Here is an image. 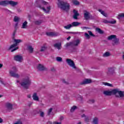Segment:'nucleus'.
Returning <instances> with one entry per match:
<instances>
[{
    "mask_svg": "<svg viewBox=\"0 0 124 124\" xmlns=\"http://www.w3.org/2000/svg\"><path fill=\"white\" fill-rule=\"evenodd\" d=\"M36 4L40 9H42L45 13H49L51 10V6L47 2L44 0H36Z\"/></svg>",
    "mask_w": 124,
    "mask_h": 124,
    "instance_id": "f257e3e1",
    "label": "nucleus"
},
{
    "mask_svg": "<svg viewBox=\"0 0 124 124\" xmlns=\"http://www.w3.org/2000/svg\"><path fill=\"white\" fill-rule=\"evenodd\" d=\"M57 7L60 8V9H62V10L67 12L70 8V5L67 2H64L62 0H58Z\"/></svg>",
    "mask_w": 124,
    "mask_h": 124,
    "instance_id": "f03ea898",
    "label": "nucleus"
},
{
    "mask_svg": "<svg viewBox=\"0 0 124 124\" xmlns=\"http://www.w3.org/2000/svg\"><path fill=\"white\" fill-rule=\"evenodd\" d=\"M31 82L29 77L23 78L21 83H20L21 86L25 89H29V87L31 86Z\"/></svg>",
    "mask_w": 124,
    "mask_h": 124,
    "instance_id": "7ed1b4c3",
    "label": "nucleus"
},
{
    "mask_svg": "<svg viewBox=\"0 0 124 124\" xmlns=\"http://www.w3.org/2000/svg\"><path fill=\"white\" fill-rule=\"evenodd\" d=\"M1 4L3 5V6H6L10 4V5L12 6L13 7L14 6H16V5H18V2L14 1L13 0H3L1 3Z\"/></svg>",
    "mask_w": 124,
    "mask_h": 124,
    "instance_id": "20e7f679",
    "label": "nucleus"
},
{
    "mask_svg": "<svg viewBox=\"0 0 124 124\" xmlns=\"http://www.w3.org/2000/svg\"><path fill=\"white\" fill-rule=\"evenodd\" d=\"M83 17L85 19V20H90V19H91L92 20H93L94 19V17L91 15V13L90 12L85 10L84 11V14H83Z\"/></svg>",
    "mask_w": 124,
    "mask_h": 124,
    "instance_id": "39448f33",
    "label": "nucleus"
},
{
    "mask_svg": "<svg viewBox=\"0 0 124 124\" xmlns=\"http://www.w3.org/2000/svg\"><path fill=\"white\" fill-rule=\"evenodd\" d=\"M13 69L14 71H10V74L11 76H12V77H15V78H19L20 76L18 74L16 73V72H17V68H16V67H13Z\"/></svg>",
    "mask_w": 124,
    "mask_h": 124,
    "instance_id": "423d86ee",
    "label": "nucleus"
},
{
    "mask_svg": "<svg viewBox=\"0 0 124 124\" xmlns=\"http://www.w3.org/2000/svg\"><path fill=\"white\" fill-rule=\"evenodd\" d=\"M14 42L15 44L12 45L10 47L9 49H13V48H15V47H17V46H18V44H19V43H21V42H22V40L21 39H15L14 40Z\"/></svg>",
    "mask_w": 124,
    "mask_h": 124,
    "instance_id": "0eeeda50",
    "label": "nucleus"
},
{
    "mask_svg": "<svg viewBox=\"0 0 124 124\" xmlns=\"http://www.w3.org/2000/svg\"><path fill=\"white\" fill-rule=\"evenodd\" d=\"M66 62L69 66L73 67L74 69H76L77 68L75 66V63H74V62H73L72 60L70 59H67Z\"/></svg>",
    "mask_w": 124,
    "mask_h": 124,
    "instance_id": "6e6552de",
    "label": "nucleus"
},
{
    "mask_svg": "<svg viewBox=\"0 0 124 124\" xmlns=\"http://www.w3.org/2000/svg\"><path fill=\"white\" fill-rule=\"evenodd\" d=\"M115 91H117L116 93H115V95L116 97H124V91H120L118 89H115Z\"/></svg>",
    "mask_w": 124,
    "mask_h": 124,
    "instance_id": "1a4fd4ad",
    "label": "nucleus"
},
{
    "mask_svg": "<svg viewBox=\"0 0 124 124\" xmlns=\"http://www.w3.org/2000/svg\"><path fill=\"white\" fill-rule=\"evenodd\" d=\"M46 35L47 36H52V37H56V36H59L60 33L58 32H46Z\"/></svg>",
    "mask_w": 124,
    "mask_h": 124,
    "instance_id": "9d476101",
    "label": "nucleus"
},
{
    "mask_svg": "<svg viewBox=\"0 0 124 124\" xmlns=\"http://www.w3.org/2000/svg\"><path fill=\"white\" fill-rule=\"evenodd\" d=\"M116 93L117 91L115 89L111 91H104V94H105V95H112V94H116Z\"/></svg>",
    "mask_w": 124,
    "mask_h": 124,
    "instance_id": "9b49d317",
    "label": "nucleus"
},
{
    "mask_svg": "<svg viewBox=\"0 0 124 124\" xmlns=\"http://www.w3.org/2000/svg\"><path fill=\"white\" fill-rule=\"evenodd\" d=\"M5 107L9 112H10L11 111H12L13 109V105L10 103H6Z\"/></svg>",
    "mask_w": 124,
    "mask_h": 124,
    "instance_id": "f8f14e48",
    "label": "nucleus"
},
{
    "mask_svg": "<svg viewBox=\"0 0 124 124\" xmlns=\"http://www.w3.org/2000/svg\"><path fill=\"white\" fill-rule=\"evenodd\" d=\"M73 13H74V15L73 16V18L75 20H78V16H80V14L78 13V11L75 9L73 10Z\"/></svg>",
    "mask_w": 124,
    "mask_h": 124,
    "instance_id": "ddd939ff",
    "label": "nucleus"
},
{
    "mask_svg": "<svg viewBox=\"0 0 124 124\" xmlns=\"http://www.w3.org/2000/svg\"><path fill=\"white\" fill-rule=\"evenodd\" d=\"M14 60L16 62H22V61H23V57L20 55H16L14 56Z\"/></svg>",
    "mask_w": 124,
    "mask_h": 124,
    "instance_id": "4468645a",
    "label": "nucleus"
},
{
    "mask_svg": "<svg viewBox=\"0 0 124 124\" xmlns=\"http://www.w3.org/2000/svg\"><path fill=\"white\" fill-rule=\"evenodd\" d=\"M91 83H92V79L87 78L80 82V85H87V84H90Z\"/></svg>",
    "mask_w": 124,
    "mask_h": 124,
    "instance_id": "2eb2a0df",
    "label": "nucleus"
},
{
    "mask_svg": "<svg viewBox=\"0 0 124 124\" xmlns=\"http://www.w3.org/2000/svg\"><path fill=\"white\" fill-rule=\"evenodd\" d=\"M53 46L54 48L58 49V50H61L62 49V43H56L53 45Z\"/></svg>",
    "mask_w": 124,
    "mask_h": 124,
    "instance_id": "dca6fc26",
    "label": "nucleus"
},
{
    "mask_svg": "<svg viewBox=\"0 0 124 124\" xmlns=\"http://www.w3.org/2000/svg\"><path fill=\"white\" fill-rule=\"evenodd\" d=\"M115 73V71L113 69H109L107 73L108 76H112Z\"/></svg>",
    "mask_w": 124,
    "mask_h": 124,
    "instance_id": "f3484780",
    "label": "nucleus"
},
{
    "mask_svg": "<svg viewBox=\"0 0 124 124\" xmlns=\"http://www.w3.org/2000/svg\"><path fill=\"white\" fill-rule=\"evenodd\" d=\"M72 45H73V46H77L80 43V40L77 39L76 40H74L73 42H72Z\"/></svg>",
    "mask_w": 124,
    "mask_h": 124,
    "instance_id": "a211bd4d",
    "label": "nucleus"
},
{
    "mask_svg": "<svg viewBox=\"0 0 124 124\" xmlns=\"http://www.w3.org/2000/svg\"><path fill=\"white\" fill-rule=\"evenodd\" d=\"M37 69H38V70H40V71H42L45 70V68L41 64H39V65L37 67Z\"/></svg>",
    "mask_w": 124,
    "mask_h": 124,
    "instance_id": "6ab92c4d",
    "label": "nucleus"
},
{
    "mask_svg": "<svg viewBox=\"0 0 124 124\" xmlns=\"http://www.w3.org/2000/svg\"><path fill=\"white\" fill-rule=\"evenodd\" d=\"M72 25V28L73 27H78L81 25V23L78 22H73L71 24Z\"/></svg>",
    "mask_w": 124,
    "mask_h": 124,
    "instance_id": "aec40b11",
    "label": "nucleus"
},
{
    "mask_svg": "<svg viewBox=\"0 0 124 124\" xmlns=\"http://www.w3.org/2000/svg\"><path fill=\"white\" fill-rule=\"evenodd\" d=\"M119 41H120V39L116 37L113 40V42H114L113 45H118V44H119Z\"/></svg>",
    "mask_w": 124,
    "mask_h": 124,
    "instance_id": "412c9836",
    "label": "nucleus"
},
{
    "mask_svg": "<svg viewBox=\"0 0 124 124\" xmlns=\"http://www.w3.org/2000/svg\"><path fill=\"white\" fill-rule=\"evenodd\" d=\"M32 98L33 100H36V101H38V100H39V98L37 96V93H33Z\"/></svg>",
    "mask_w": 124,
    "mask_h": 124,
    "instance_id": "4be33fe9",
    "label": "nucleus"
},
{
    "mask_svg": "<svg viewBox=\"0 0 124 124\" xmlns=\"http://www.w3.org/2000/svg\"><path fill=\"white\" fill-rule=\"evenodd\" d=\"M95 31H97V32H98V33H100V34H103V33H104V31H103L98 28H96L95 29Z\"/></svg>",
    "mask_w": 124,
    "mask_h": 124,
    "instance_id": "5701e85b",
    "label": "nucleus"
},
{
    "mask_svg": "<svg viewBox=\"0 0 124 124\" xmlns=\"http://www.w3.org/2000/svg\"><path fill=\"white\" fill-rule=\"evenodd\" d=\"M28 28V22L27 21H25L21 26V29H27Z\"/></svg>",
    "mask_w": 124,
    "mask_h": 124,
    "instance_id": "b1692460",
    "label": "nucleus"
},
{
    "mask_svg": "<svg viewBox=\"0 0 124 124\" xmlns=\"http://www.w3.org/2000/svg\"><path fill=\"white\" fill-rule=\"evenodd\" d=\"M116 37H117V36L116 35H110L108 37V40H112V39L114 40V38H116Z\"/></svg>",
    "mask_w": 124,
    "mask_h": 124,
    "instance_id": "393cba45",
    "label": "nucleus"
},
{
    "mask_svg": "<svg viewBox=\"0 0 124 124\" xmlns=\"http://www.w3.org/2000/svg\"><path fill=\"white\" fill-rule=\"evenodd\" d=\"M27 49L31 53H32V52H33V48H32V46H27Z\"/></svg>",
    "mask_w": 124,
    "mask_h": 124,
    "instance_id": "a878e982",
    "label": "nucleus"
},
{
    "mask_svg": "<svg viewBox=\"0 0 124 124\" xmlns=\"http://www.w3.org/2000/svg\"><path fill=\"white\" fill-rule=\"evenodd\" d=\"M72 2H73V4H74V5H80V2L77 0H73Z\"/></svg>",
    "mask_w": 124,
    "mask_h": 124,
    "instance_id": "bb28decb",
    "label": "nucleus"
},
{
    "mask_svg": "<svg viewBox=\"0 0 124 124\" xmlns=\"http://www.w3.org/2000/svg\"><path fill=\"white\" fill-rule=\"evenodd\" d=\"M98 124V118L95 117L93 121V124Z\"/></svg>",
    "mask_w": 124,
    "mask_h": 124,
    "instance_id": "cd10ccee",
    "label": "nucleus"
},
{
    "mask_svg": "<svg viewBox=\"0 0 124 124\" xmlns=\"http://www.w3.org/2000/svg\"><path fill=\"white\" fill-rule=\"evenodd\" d=\"M98 11L99 12H100L101 14H102V15H103V16H104L105 17H106V16H107V14H106V13H105L104 11H102V10L99 9Z\"/></svg>",
    "mask_w": 124,
    "mask_h": 124,
    "instance_id": "c85d7f7f",
    "label": "nucleus"
},
{
    "mask_svg": "<svg viewBox=\"0 0 124 124\" xmlns=\"http://www.w3.org/2000/svg\"><path fill=\"white\" fill-rule=\"evenodd\" d=\"M110 56V52H106L105 53L103 54V57L104 58H107V57H109Z\"/></svg>",
    "mask_w": 124,
    "mask_h": 124,
    "instance_id": "c756f323",
    "label": "nucleus"
},
{
    "mask_svg": "<svg viewBox=\"0 0 124 124\" xmlns=\"http://www.w3.org/2000/svg\"><path fill=\"white\" fill-rule=\"evenodd\" d=\"M64 28L66 30H70V29H71V28H72V25H71V24H69L68 25L64 26Z\"/></svg>",
    "mask_w": 124,
    "mask_h": 124,
    "instance_id": "7c9ffc66",
    "label": "nucleus"
},
{
    "mask_svg": "<svg viewBox=\"0 0 124 124\" xmlns=\"http://www.w3.org/2000/svg\"><path fill=\"white\" fill-rule=\"evenodd\" d=\"M103 85H105V86H108V87H113V85L112 84H110L108 82H103Z\"/></svg>",
    "mask_w": 124,
    "mask_h": 124,
    "instance_id": "2f4dec72",
    "label": "nucleus"
},
{
    "mask_svg": "<svg viewBox=\"0 0 124 124\" xmlns=\"http://www.w3.org/2000/svg\"><path fill=\"white\" fill-rule=\"evenodd\" d=\"M56 61L59 62H62V58L61 57H56Z\"/></svg>",
    "mask_w": 124,
    "mask_h": 124,
    "instance_id": "473e14b6",
    "label": "nucleus"
},
{
    "mask_svg": "<svg viewBox=\"0 0 124 124\" xmlns=\"http://www.w3.org/2000/svg\"><path fill=\"white\" fill-rule=\"evenodd\" d=\"M77 108V107L76 106H73L70 109V112H74L75 109Z\"/></svg>",
    "mask_w": 124,
    "mask_h": 124,
    "instance_id": "72a5a7b5",
    "label": "nucleus"
},
{
    "mask_svg": "<svg viewBox=\"0 0 124 124\" xmlns=\"http://www.w3.org/2000/svg\"><path fill=\"white\" fill-rule=\"evenodd\" d=\"M41 24H42V20H37L36 21H35V25H41Z\"/></svg>",
    "mask_w": 124,
    "mask_h": 124,
    "instance_id": "f704fd0d",
    "label": "nucleus"
},
{
    "mask_svg": "<svg viewBox=\"0 0 124 124\" xmlns=\"http://www.w3.org/2000/svg\"><path fill=\"white\" fill-rule=\"evenodd\" d=\"M65 47H69V46H71V47H73V46L72 45V42H70L69 43H67L66 45H65Z\"/></svg>",
    "mask_w": 124,
    "mask_h": 124,
    "instance_id": "c9c22d12",
    "label": "nucleus"
},
{
    "mask_svg": "<svg viewBox=\"0 0 124 124\" xmlns=\"http://www.w3.org/2000/svg\"><path fill=\"white\" fill-rule=\"evenodd\" d=\"M17 31V30H15L13 33V34H12V39L13 40L14 39H15V35H16V31Z\"/></svg>",
    "mask_w": 124,
    "mask_h": 124,
    "instance_id": "e433bc0d",
    "label": "nucleus"
},
{
    "mask_svg": "<svg viewBox=\"0 0 124 124\" xmlns=\"http://www.w3.org/2000/svg\"><path fill=\"white\" fill-rule=\"evenodd\" d=\"M118 19H120L121 18H124V13L118 15Z\"/></svg>",
    "mask_w": 124,
    "mask_h": 124,
    "instance_id": "4c0bfd02",
    "label": "nucleus"
},
{
    "mask_svg": "<svg viewBox=\"0 0 124 124\" xmlns=\"http://www.w3.org/2000/svg\"><path fill=\"white\" fill-rule=\"evenodd\" d=\"M14 22H16V23H18L19 22V17L17 16H15L14 19Z\"/></svg>",
    "mask_w": 124,
    "mask_h": 124,
    "instance_id": "58836bf2",
    "label": "nucleus"
},
{
    "mask_svg": "<svg viewBox=\"0 0 124 124\" xmlns=\"http://www.w3.org/2000/svg\"><path fill=\"white\" fill-rule=\"evenodd\" d=\"M88 33L91 36H93V37H94V36H95V35L93 34V32H92V31H88Z\"/></svg>",
    "mask_w": 124,
    "mask_h": 124,
    "instance_id": "ea45409f",
    "label": "nucleus"
},
{
    "mask_svg": "<svg viewBox=\"0 0 124 124\" xmlns=\"http://www.w3.org/2000/svg\"><path fill=\"white\" fill-rule=\"evenodd\" d=\"M84 35H85V37H86V38L87 39H90V38H91V36L87 33H85Z\"/></svg>",
    "mask_w": 124,
    "mask_h": 124,
    "instance_id": "a19ab883",
    "label": "nucleus"
},
{
    "mask_svg": "<svg viewBox=\"0 0 124 124\" xmlns=\"http://www.w3.org/2000/svg\"><path fill=\"white\" fill-rule=\"evenodd\" d=\"M116 23H117V21L116 20H110L108 21V24H116Z\"/></svg>",
    "mask_w": 124,
    "mask_h": 124,
    "instance_id": "79ce46f5",
    "label": "nucleus"
},
{
    "mask_svg": "<svg viewBox=\"0 0 124 124\" xmlns=\"http://www.w3.org/2000/svg\"><path fill=\"white\" fill-rule=\"evenodd\" d=\"M45 50H46V47L45 46H43L41 47L40 51L41 52H44Z\"/></svg>",
    "mask_w": 124,
    "mask_h": 124,
    "instance_id": "37998d69",
    "label": "nucleus"
},
{
    "mask_svg": "<svg viewBox=\"0 0 124 124\" xmlns=\"http://www.w3.org/2000/svg\"><path fill=\"white\" fill-rule=\"evenodd\" d=\"M67 33H71V34H78L80 33L79 32H67Z\"/></svg>",
    "mask_w": 124,
    "mask_h": 124,
    "instance_id": "c03bdc74",
    "label": "nucleus"
},
{
    "mask_svg": "<svg viewBox=\"0 0 124 124\" xmlns=\"http://www.w3.org/2000/svg\"><path fill=\"white\" fill-rule=\"evenodd\" d=\"M62 82H63L64 84H65V85H68V84H69V83L66 81H65V79H63L62 80Z\"/></svg>",
    "mask_w": 124,
    "mask_h": 124,
    "instance_id": "a18cd8bd",
    "label": "nucleus"
},
{
    "mask_svg": "<svg viewBox=\"0 0 124 124\" xmlns=\"http://www.w3.org/2000/svg\"><path fill=\"white\" fill-rule=\"evenodd\" d=\"M18 22H16L15 25V31H17L18 29Z\"/></svg>",
    "mask_w": 124,
    "mask_h": 124,
    "instance_id": "49530a36",
    "label": "nucleus"
},
{
    "mask_svg": "<svg viewBox=\"0 0 124 124\" xmlns=\"http://www.w3.org/2000/svg\"><path fill=\"white\" fill-rule=\"evenodd\" d=\"M14 124H23V123H22V121H21L20 120H18L16 123H14Z\"/></svg>",
    "mask_w": 124,
    "mask_h": 124,
    "instance_id": "de8ad7c7",
    "label": "nucleus"
},
{
    "mask_svg": "<svg viewBox=\"0 0 124 124\" xmlns=\"http://www.w3.org/2000/svg\"><path fill=\"white\" fill-rule=\"evenodd\" d=\"M52 110H53L52 108H50L48 109V113H47L48 115L51 114V112H52Z\"/></svg>",
    "mask_w": 124,
    "mask_h": 124,
    "instance_id": "09e8293b",
    "label": "nucleus"
},
{
    "mask_svg": "<svg viewBox=\"0 0 124 124\" xmlns=\"http://www.w3.org/2000/svg\"><path fill=\"white\" fill-rule=\"evenodd\" d=\"M19 49V47L16 46L15 48L12 49L11 52H14V51H16V50H18Z\"/></svg>",
    "mask_w": 124,
    "mask_h": 124,
    "instance_id": "8fccbe9b",
    "label": "nucleus"
},
{
    "mask_svg": "<svg viewBox=\"0 0 124 124\" xmlns=\"http://www.w3.org/2000/svg\"><path fill=\"white\" fill-rule=\"evenodd\" d=\"M103 23H104L105 24H109V21L106 20V19H104L103 21Z\"/></svg>",
    "mask_w": 124,
    "mask_h": 124,
    "instance_id": "3c124183",
    "label": "nucleus"
},
{
    "mask_svg": "<svg viewBox=\"0 0 124 124\" xmlns=\"http://www.w3.org/2000/svg\"><path fill=\"white\" fill-rule=\"evenodd\" d=\"M40 116L42 117V118H43V117H44V112L41 111Z\"/></svg>",
    "mask_w": 124,
    "mask_h": 124,
    "instance_id": "603ef678",
    "label": "nucleus"
},
{
    "mask_svg": "<svg viewBox=\"0 0 124 124\" xmlns=\"http://www.w3.org/2000/svg\"><path fill=\"white\" fill-rule=\"evenodd\" d=\"M85 121L87 123H89V117H85Z\"/></svg>",
    "mask_w": 124,
    "mask_h": 124,
    "instance_id": "864d4df0",
    "label": "nucleus"
},
{
    "mask_svg": "<svg viewBox=\"0 0 124 124\" xmlns=\"http://www.w3.org/2000/svg\"><path fill=\"white\" fill-rule=\"evenodd\" d=\"M89 103H94V100H90L89 101Z\"/></svg>",
    "mask_w": 124,
    "mask_h": 124,
    "instance_id": "5fc2aeb1",
    "label": "nucleus"
},
{
    "mask_svg": "<svg viewBox=\"0 0 124 124\" xmlns=\"http://www.w3.org/2000/svg\"><path fill=\"white\" fill-rule=\"evenodd\" d=\"M4 10L5 11H6L7 12H11V11H10V10H8V9H6V8H4Z\"/></svg>",
    "mask_w": 124,
    "mask_h": 124,
    "instance_id": "6e6d98bb",
    "label": "nucleus"
},
{
    "mask_svg": "<svg viewBox=\"0 0 124 124\" xmlns=\"http://www.w3.org/2000/svg\"><path fill=\"white\" fill-rule=\"evenodd\" d=\"M53 124H62V122H54Z\"/></svg>",
    "mask_w": 124,
    "mask_h": 124,
    "instance_id": "4d7b16f0",
    "label": "nucleus"
},
{
    "mask_svg": "<svg viewBox=\"0 0 124 124\" xmlns=\"http://www.w3.org/2000/svg\"><path fill=\"white\" fill-rule=\"evenodd\" d=\"M3 122V120H2V119H1V118L0 117V124H2Z\"/></svg>",
    "mask_w": 124,
    "mask_h": 124,
    "instance_id": "13d9d810",
    "label": "nucleus"
},
{
    "mask_svg": "<svg viewBox=\"0 0 124 124\" xmlns=\"http://www.w3.org/2000/svg\"><path fill=\"white\" fill-rule=\"evenodd\" d=\"M70 38H71V36H69L68 38H67V40L69 41L70 40Z\"/></svg>",
    "mask_w": 124,
    "mask_h": 124,
    "instance_id": "bf43d9fd",
    "label": "nucleus"
},
{
    "mask_svg": "<svg viewBox=\"0 0 124 124\" xmlns=\"http://www.w3.org/2000/svg\"><path fill=\"white\" fill-rule=\"evenodd\" d=\"M82 118H86V115L85 114H83L82 116H81Z\"/></svg>",
    "mask_w": 124,
    "mask_h": 124,
    "instance_id": "052dcab7",
    "label": "nucleus"
},
{
    "mask_svg": "<svg viewBox=\"0 0 124 124\" xmlns=\"http://www.w3.org/2000/svg\"><path fill=\"white\" fill-rule=\"evenodd\" d=\"M60 120H61V121L63 120V117H62V116L61 117H60Z\"/></svg>",
    "mask_w": 124,
    "mask_h": 124,
    "instance_id": "680f3d73",
    "label": "nucleus"
},
{
    "mask_svg": "<svg viewBox=\"0 0 124 124\" xmlns=\"http://www.w3.org/2000/svg\"><path fill=\"white\" fill-rule=\"evenodd\" d=\"M47 124H52V122L51 121H48Z\"/></svg>",
    "mask_w": 124,
    "mask_h": 124,
    "instance_id": "e2e57ef3",
    "label": "nucleus"
},
{
    "mask_svg": "<svg viewBox=\"0 0 124 124\" xmlns=\"http://www.w3.org/2000/svg\"><path fill=\"white\" fill-rule=\"evenodd\" d=\"M0 83H1L3 85H4V83H3V81L2 80L0 81Z\"/></svg>",
    "mask_w": 124,
    "mask_h": 124,
    "instance_id": "0e129e2a",
    "label": "nucleus"
},
{
    "mask_svg": "<svg viewBox=\"0 0 124 124\" xmlns=\"http://www.w3.org/2000/svg\"><path fill=\"white\" fill-rule=\"evenodd\" d=\"M3 1V0L0 1V5H2V6H3V5H1V2Z\"/></svg>",
    "mask_w": 124,
    "mask_h": 124,
    "instance_id": "69168bd1",
    "label": "nucleus"
},
{
    "mask_svg": "<svg viewBox=\"0 0 124 124\" xmlns=\"http://www.w3.org/2000/svg\"><path fill=\"white\" fill-rule=\"evenodd\" d=\"M2 66V64L0 63V68H1Z\"/></svg>",
    "mask_w": 124,
    "mask_h": 124,
    "instance_id": "338daca9",
    "label": "nucleus"
},
{
    "mask_svg": "<svg viewBox=\"0 0 124 124\" xmlns=\"http://www.w3.org/2000/svg\"><path fill=\"white\" fill-rule=\"evenodd\" d=\"M83 29H89V28H88L87 27H83Z\"/></svg>",
    "mask_w": 124,
    "mask_h": 124,
    "instance_id": "774afa93",
    "label": "nucleus"
}]
</instances>
